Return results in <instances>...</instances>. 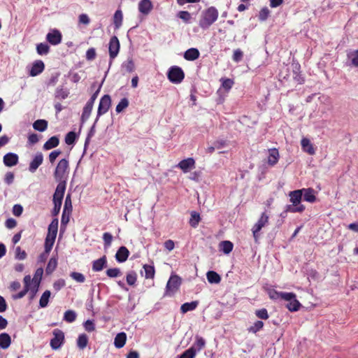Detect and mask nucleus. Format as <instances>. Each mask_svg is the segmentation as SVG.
<instances>
[{"mask_svg": "<svg viewBox=\"0 0 358 358\" xmlns=\"http://www.w3.org/2000/svg\"><path fill=\"white\" fill-rule=\"evenodd\" d=\"M69 174V163L66 159H62L57 163L53 173L54 178L57 182V186L64 187L66 188V182Z\"/></svg>", "mask_w": 358, "mask_h": 358, "instance_id": "1", "label": "nucleus"}, {"mask_svg": "<svg viewBox=\"0 0 358 358\" xmlns=\"http://www.w3.org/2000/svg\"><path fill=\"white\" fill-rule=\"evenodd\" d=\"M219 13L214 6H210L203 10L199 22V27L203 29H208L218 18Z\"/></svg>", "mask_w": 358, "mask_h": 358, "instance_id": "2", "label": "nucleus"}, {"mask_svg": "<svg viewBox=\"0 0 358 358\" xmlns=\"http://www.w3.org/2000/svg\"><path fill=\"white\" fill-rule=\"evenodd\" d=\"M289 196L292 204L286 206V210L289 213H302L305 210V206L301 203L302 199L301 189L290 192L289 193Z\"/></svg>", "mask_w": 358, "mask_h": 358, "instance_id": "3", "label": "nucleus"}, {"mask_svg": "<svg viewBox=\"0 0 358 358\" xmlns=\"http://www.w3.org/2000/svg\"><path fill=\"white\" fill-rule=\"evenodd\" d=\"M65 190L66 188L62 187V185L57 186L56 187L53 195L54 208L52 210V216H57L59 213Z\"/></svg>", "mask_w": 358, "mask_h": 358, "instance_id": "4", "label": "nucleus"}, {"mask_svg": "<svg viewBox=\"0 0 358 358\" xmlns=\"http://www.w3.org/2000/svg\"><path fill=\"white\" fill-rule=\"evenodd\" d=\"M180 285L181 278L177 275H171L166 283L164 296H173Z\"/></svg>", "mask_w": 358, "mask_h": 358, "instance_id": "5", "label": "nucleus"}, {"mask_svg": "<svg viewBox=\"0 0 358 358\" xmlns=\"http://www.w3.org/2000/svg\"><path fill=\"white\" fill-rule=\"evenodd\" d=\"M167 77L172 83H180L185 78L182 69L177 66H171L167 73Z\"/></svg>", "mask_w": 358, "mask_h": 358, "instance_id": "6", "label": "nucleus"}, {"mask_svg": "<svg viewBox=\"0 0 358 358\" xmlns=\"http://www.w3.org/2000/svg\"><path fill=\"white\" fill-rule=\"evenodd\" d=\"M268 219L269 216L266 214V213L264 212L262 213L260 217L253 226L252 231L255 242H257L258 241V238L259 237V233L261 231V229L268 224Z\"/></svg>", "mask_w": 358, "mask_h": 358, "instance_id": "7", "label": "nucleus"}, {"mask_svg": "<svg viewBox=\"0 0 358 358\" xmlns=\"http://www.w3.org/2000/svg\"><path fill=\"white\" fill-rule=\"evenodd\" d=\"M110 104L111 99L109 95L105 94L101 98L97 110V115L95 120V123L98 122L100 116L106 113L108 111Z\"/></svg>", "mask_w": 358, "mask_h": 358, "instance_id": "8", "label": "nucleus"}, {"mask_svg": "<svg viewBox=\"0 0 358 358\" xmlns=\"http://www.w3.org/2000/svg\"><path fill=\"white\" fill-rule=\"evenodd\" d=\"M53 338L50 340V347L53 350H58L61 348L64 342V334L59 329H55L52 331Z\"/></svg>", "mask_w": 358, "mask_h": 358, "instance_id": "9", "label": "nucleus"}, {"mask_svg": "<svg viewBox=\"0 0 358 358\" xmlns=\"http://www.w3.org/2000/svg\"><path fill=\"white\" fill-rule=\"evenodd\" d=\"M120 42L117 36H113L110 38L109 41L108 51L110 56V64L112 61L117 56L120 51Z\"/></svg>", "mask_w": 358, "mask_h": 358, "instance_id": "10", "label": "nucleus"}, {"mask_svg": "<svg viewBox=\"0 0 358 358\" xmlns=\"http://www.w3.org/2000/svg\"><path fill=\"white\" fill-rule=\"evenodd\" d=\"M176 167L180 169L184 173H187L195 168V160L189 157L180 161Z\"/></svg>", "mask_w": 358, "mask_h": 358, "instance_id": "11", "label": "nucleus"}, {"mask_svg": "<svg viewBox=\"0 0 358 358\" xmlns=\"http://www.w3.org/2000/svg\"><path fill=\"white\" fill-rule=\"evenodd\" d=\"M43 155L41 152H37L30 162L29 171L32 173H35L38 168L43 164Z\"/></svg>", "mask_w": 358, "mask_h": 358, "instance_id": "12", "label": "nucleus"}, {"mask_svg": "<svg viewBox=\"0 0 358 358\" xmlns=\"http://www.w3.org/2000/svg\"><path fill=\"white\" fill-rule=\"evenodd\" d=\"M46 40L51 45H57L62 41V34L59 31L53 29L46 35Z\"/></svg>", "mask_w": 358, "mask_h": 358, "instance_id": "13", "label": "nucleus"}, {"mask_svg": "<svg viewBox=\"0 0 358 358\" xmlns=\"http://www.w3.org/2000/svg\"><path fill=\"white\" fill-rule=\"evenodd\" d=\"M44 69L45 64L41 60H36L32 64L29 69V74L32 77L36 76L42 73Z\"/></svg>", "mask_w": 358, "mask_h": 358, "instance_id": "14", "label": "nucleus"}, {"mask_svg": "<svg viewBox=\"0 0 358 358\" xmlns=\"http://www.w3.org/2000/svg\"><path fill=\"white\" fill-rule=\"evenodd\" d=\"M18 155L15 153L8 152L3 156V163L5 166L11 167L18 163Z\"/></svg>", "mask_w": 358, "mask_h": 358, "instance_id": "15", "label": "nucleus"}, {"mask_svg": "<svg viewBox=\"0 0 358 358\" xmlns=\"http://www.w3.org/2000/svg\"><path fill=\"white\" fill-rule=\"evenodd\" d=\"M58 219L55 218L52 220L51 223L48 226L47 238L50 239H55L58 231Z\"/></svg>", "mask_w": 358, "mask_h": 358, "instance_id": "16", "label": "nucleus"}, {"mask_svg": "<svg viewBox=\"0 0 358 358\" xmlns=\"http://www.w3.org/2000/svg\"><path fill=\"white\" fill-rule=\"evenodd\" d=\"M301 191L304 201L309 203H314L316 201L315 190L313 189L303 188L301 189Z\"/></svg>", "mask_w": 358, "mask_h": 358, "instance_id": "17", "label": "nucleus"}, {"mask_svg": "<svg viewBox=\"0 0 358 358\" xmlns=\"http://www.w3.org/2000/svg\"><path fill=\"white\" fill-rule=\"evenodd\" d=\"M129 255V251L125 246H121L115 254V259L119 263L124 262Z\"/></svg>", "mask_w": 358, "mask_h": 358, "instance_id": "18", "label": "nucleus"}, {"mask_svg": "<svg viewBox=\"0 0 358 358\" xmlns=\"http://www.w3.org/2000/svg\"><path fill=\"white\" fill-rule=\"evenodd\" d=\"M106 264H107V259H106V257L105 255H103L101 258H99L96 260H94L92 262V270L94 272L101 271L106 266Z\"/></svg>", "mask_w": 358, "mask_h": 358, "instance_id": "19", "label": "nucleus"}, {"mask_svg": "<svg viewBox=\"0 0 358 358\" xmlns=\"http://www.w3.org/2000/svg\"><path fill=\"white\" fill-rule=\"evenodd\" d=\"M152 3L150 0H141L138 3V10L140 13L148 15L152 9Z\"/></svg>", "mask_w": 358, "mask_h": 358, "instance_id": "20", "label": "nucleus"}, {"mask_svg": "<svg viewBox=\"0 0 358 358\" xmlns=\"http://www.w3.org/2000/svg\"><path fill=\"white\" fill-rule=\"evenodd\" d=\"M279 158L280 155L277 149L272 148L268 150V156L267 161L268 165L273 166L278 163Z\"/></svg>", "mask_w": 358, "mask_h": 358, "instance_id": "21", "label": "nucleus"}, {"mask_svg": "<svg viewBox=\"0 0 358 358\" xmlns=\"http://www.w3.org/2000/svg\"><path fill=\"white\" fill-rule=\"evenodd\" d=\"M347 58L350 66L358 67V50L348 51Z\"/></svg>", "mask_w": 358, "mask_h": 358, "instance_id": "22", "label": "nucleus"}, {"mask_svg": "<svg viewBox=\"0 0 358 358\" xmlns=\"http://www.w3.org/2000/svg\"><path fill=\"white\" fill-rule=\"evenodd\" d=\"M94 104L87 102L83 108L82 115H81V123H85L90 117Z\"/></svg>", "mask_w": 358, "mask_h": 358, "instance_id": "23", "label": "nucleus"}, {"mask_svg": "<svg viewBox=\"0 0 358 358\" xmlns=\"http://www.w3.org/2000/svg\"><path fill=\"white\" fill-rule=\"evenodd\" d=\"M127 335L124 332L118 333L114 339V345L117 348H122L126 343Z\"/></svg>", "mask_w": 358, "mask_h": 358, "instance_id": "24", "label": "nucleus"}, {"mask_svg": "<svg viewBox=\"0 0 358 358\" xmlns=\"http://www.w3.org/2000/svg\"><path fill=\"white\" fill-rule=\"evenodd\" d=\"M199 57V52L196 48H189L184 53V58L188 61H194Z\"/></svg>", "mask_w": 358, "mask_h": 358, "instance_id": "25", "label": "nucleus"}, {"mask_svg": "<svg viewBox=\"0 0 358 358\" xmlns=\"http://www.w3.org/2000/svg\"><path fill=\"white\" fill-rule=\"evenodd\" d=\"M59 143V138L56 136L50 138L43 145V148L45 150H48L56 148Z\"/></svg>", "mask_w": 358, "mask_h": 358, "instance_id": "26", "label": "nucleus"}, {"mask_svg": "<svg viewBox=\"0 0 358 358\" xmlns=\"http://www.w3.org/2000/svg\"><path fill=\"white\" fill-rule=\"evenodd\" d=\"M199 305V301H194L192 302H187L183 303L180 307V311L185 314L189 311H192L196 308Z\"/></svg>", "mask_w": 358, "mask_h": 358, "instance_id": "27", "label": "nucleus"}, {"mask_svg": "<svg viewBox=\"0 0 358 358\" xmlns=\"http://www.w3.org/2000/svg\"><path fill=\"white\" fill-rule=\"evenodd\" d=\"M301 145L303 150L309 155H314L315 151L313 145L310 143L309 139L303 138L301 141Z\"/></svg>", "mask_w": 358, "mask_h": 358, "instance_id": "28", "label": "nucleus"}, {"mask_svg": "<svg viewBox=\"0 0 358 358\" xmlns=\"http://www.w3.org/2000/svg\"><path fill=\"white\" fill-rule=\"evenodd\" d=\"M11 343L10 336L7 333L0 334V347L2 349H7Z\"/></svg>", "mask_w": 358, "mask_h": 358, "instance_id": "29", "label": "nucleus"}, {"mask_svg": "<svg viewBox=\"0 0 358 358\" xmlns=\"http://www.w3.org/2000/svg\"><path fill=\"white\" fill-rule=\"evenodd\" d=\"M72 211L70 210H63L61 219V227L60 231H64L66 229V224L69 223L70 220V215Z\"/></svg>", "mask_w": 358, "mask_h": 358, "instance_id": "30", "label": "nucleus"}, {"mask_svg": "<svg viewBox=\"0 0 358 358\" xmlns=\"http://www.w3.org/2000/svg\"><path fill=\"white\" fill-rule=\"evenodd\" d=\"M206 278L208 281L212 284H217L221 280L220 275L213 271H208L206 273Z\"/></svg>", "mask_w": 358, "mask_h": 358, "instance_id": "31", "label": "nucleus"}, {"mask_svg": "<svg viewBox=\"0 0 358 358\" xmlns=\"http://www.w3.org/2000/svg\"><path fill=\"white\" fill-rule=\"evenodd\" d=\"M122 69H124L128 73H131L135 69V64L132 57H129L122 64Z\"/></svg>", "mask_w": 358, "mask_h": 358, "instance_id": "32", "label": "nucleus"}, {"mask_svg": "<svg viewBox=\"0 0 358 358\" xmlns=\"http://www.w3.org/2000/svg\"><path fill=\"white\" fill-rule=\"evenodd\" d=\"M35 130L43 132L48 128V122L45 120H37L33 124Z\"/></svg>", "mask_w": 358, "mask_h": 358, "instance_id": "33", "label": "nucleus"}, {"mask_svg": "<svg viewBox=\"0 0 358 358\" xmlns=\"http://www.w3.org/2000/svg\"><path fill=\"white\" fill-rule=\"evenodd\" d=\"M69 94V92L67 89L64 88L63 87H58L55 90V98L63 100L67 98Z\"/></svg>", "mask_w": 358, "mask_h": 358, "instance_id": "34", "label": "nucleus"}, {"mask_svg": "<svg viewBox=\"0 0 358 358\" xmlns=\"http://www.w3.org/2000/svg\"><path fill=\"white\" fill-rule=\"evenodd\" d=\"M88 336L85 334H82L78 336L77 339V346L80 350L85 349L88 343Z\"/></svg>", "mask_w": 358, "mask_h": 358, "instance_id": "35", "label": "nucleus"}, {"mask_svg": "<svg viewBox=\"0 0 358 358\" xmlns=\"http://www.w3.org/2000/svg\"><path fill=\"white\" fill-rule=\"evenodd\" d=\"M123 15L120 10H117L113 16V23L115 29H119L122 24Z\"/></svg>", "mask_w": 358, "mask_h": 358, "instance_id": "36", "label": "nucleus"}, {"mask_svg": "<svg viewBox=\"0 0 358 358\" xmlns=\"http://www.w3.org/2000/svg\"><path fill=\"white\" fill-rule=\"evenodd\" d=\"M206 344L205 340L199 336L196 337V341L194 344L190 347V348H193L195 350V353L199 352L203 348H204Z\"/></svg>", "mask_w": 358, "mask_h": 358, "instance_id": "37", "label": "nucleus"}, {"mask_svg": "<svg viewBox=\"0 0 358 358\" xmlns=\"http://www.w3.org/2000/svg\"><path fill=\"white\" fill-rule=\"evenodd\" d=\"M50 295H51V293H50V291H49V290H46L43 293V294L41 296V299L39 300V308H43L47 307L48 302H49V299L50 297Z\"/></svg>", "mask_w": 358, "mask_h": 358, "instance_id": "38", "label": "nucleus"}, {"mask_svg": "<svg viewBox=\"0 0 358 358\" xmlns=\"http://www.w3.org/2000/svg\"><path fill=\"white\" fill-rule=\"evenodd\" d=\"M301 306V303L296 299V296L286 304V307L291 312L297 311Z\"/></svg>", "mask_w": 358, "mask_h": 358, "instance_id": "39", "label": "nucleus"}, {"mask_svg": "<svg viewBox=\"0 0 358 358\" xmlns=\"http://www.w3.org/2000/svg\"><path fill=\"white\" fill-rule=\"evenodd\" d=\"M57 259L55 257H51L48 263L45 272L48 275L51 274L57 268Z\"/></svg>", "mask_w": 358, "mask_h": 358, "instance_id": "40", "label": "nucleus"}, {"mask_svg": "<svg viewBox=\"0 0 358 358\" xmlns=\"http://www.w3.org/2000/svg\"><path fill=\"white\" fill-rule=\"evenodd\" d=\"M233 247V243L229 241H224L220 243V249L226 255L232 251Z\"/></svg>", "mask_w": 358, "mask_h": 358, "instance_id": "41", "label": "nucleus"}, {"mask_svg": "<svg viewBox=\"0 0 358 358\" xmlns=\"http://www.w3.org/2000/svg\"><path fill=\"white\" fill-rule=\"evenodd\" d=\"M43 274V269L42 267L37 268L35 271L34 275L32 278V284L40 285L42 276Z\"/></svg>", "mask_w": 358, "mask_h": 358, "instance_id": "42", "label": "nucleus"}, {"mask_svg": "<svg viewBox=\"0 0 358 358\" xmlns=\"http://www.w3.org/2000/svg\"><path fill=\"white\" fill-rule=\"evenodd\" d=\"M50 51L49 45L45 43H41L36 45V52L40 55H45Z\"/></svg>", "mask_w": 358, "mask_h": 358, "instance_id": "43", "label": "nucleus"}, {"mask_svg": "<svg viewBox=\"0 0 358 358\" xmlns=\"http://www.w3.org/2000/svg\"><path fill=\"white\" fill-rule=\"evenodd\" d=\"M201 220L200 215L196 211L191 213V217L189 220V224L191 227L196 228Z\"/></svg>", "mask_w": 358, "mask_h": 358, "instance_id": "44", "label": "nucleus"}, {"mask_svg": "<svg viewBox=\"0 0 358 358\" xmlns=\"http://www.w3.org/2000/svg\"><path fill=\"white\" fill-rule=\"evenodd\" d=\"M76 313L74 310H66L64 314V320L71 323L76 320Z\"/></svg>", "mask_w": 358, "mask_h": 358, "instance_id": "45", "label": "nucleus"}, {"mask_svg": "<svg viewBox=\"0 0 358 358\" xmlns=\"http://www.w3.org/2000/svg\"><path fill=\"white\" fill-rule=\"evenodd\" d=\"M137 279V274L135 271H129L126 276V280L129 285L133 286L136 284Z\"/></svg>", "mask_w": 358, "mask_h": 358, "instance_id": "46", "label": "nucleus"}, {"mask_svg": "<svg viewBox=\"0 0 358 358\" xmlns=\"http://www.w3.org/2000/svg\"><path fill=\"white\" fill-rule=\"evenodd\" d=\"M145 277L147 279L152 278L155 275V268L152 266L145 264L143 266Z\"/></svg>", "mask_w": 358, "mask_h": 358, "instance_id": "47", "label": "nucleus"}, {"mask_svg": "<svg viewBox=\"0 0 358 358\" xmlns=\"http://www.w3.org/2000/svg\"><path fill=\"white\" fill-rule=\"evenodd\" d=\"M129 106V101L127 98H123L120 100L116 106L115 110L117 113H121Z\"/></svg>", "mask_w": 358, "mask_h": 358, "instance_id": "48", "label": "nucleus"}, {"mask_svg": "<svg viewBox=\"0 0 358 358\" xmlns=\"http://www.w3.org/2000/svg\"><path fill=\"white\" fill-rule=\"evenodd\" d=\"M103 240L104 243V248H108L111 245V243L113 241V236L109 232H105L103 234Z\"/></svg>", "mask_w": 358, "mask_h": 358, "instance_id": "49", "label": "nucleus"}, {"mask_svg": "<svg viewBox=\"0 0 358 358\" xmlns=\"http://www.w3.org/2000/svg\"><path fill=\"white\" fill-rule=\"evenodd\" d=\"M106 273L109 278H117L122 275V272L118 268H108Z\"/></svg>", "mask_w": 358, "mask_h": 358, "instance_id": "50", "label": "nucleus"}, {"mask_svg": "<svg viewBox=\"0 0 358 358\" xmlns=\"http://www.w3.org/2000/svg\"><path fill=\"white\" fill-rule=\"evenodd\" d=\"M267 294H268L269 297L273 300H278L280 299L281 292H278L275 289L268 287L266 289Z\"/></svg>", "mask_w": 358, "mask_h": 358, "instance_id": "51", "label": "nucleus"}, {"mask_svg": "<svg viewBox=\"0 0 358 358\" xmlns=\"http://www.w3.org/2000/svg\"><path fill=\"white\" fill-rule=\"evenodd\" d=\"M70 276L75 281L80 282V283H83L85 280V275L83 273H79V272H72L70 273Z\"/></svg>", "mask_w": 358, "mask_h": 358, "instance_id": "52", "label": "nucleus"}, {"mask_svg": "<svg viewBox=\"0 0 358 358\" xmlns=\"http://www.w3.org/2000/svg\"><path fill=\"white\" fill-rule=\"evenodd\" d=\"M27 257V253L22 250L20 247L17 246L15 248V258L18 260H23Z\"/></svg>", "mask_w": 358, "mask_h": 358, "instance_id": "53", "label": "nucleus"}, {"mask_svg": "<svg viewBox=\"0 0 358 358\" xmlns=\"http://www.w3.org/2000/svg\"><path fill=\"white\" fill-rule=\"evenodd\" d=\"M76 134L74 131H69L65 136V143L67 145H72L75 143Z\"/></svg>", "mask_w": 358, "mask_h": 358, "instance_id": "54", "label": "nucleus"}, {"mask_svg": "<svg viewBox=\"0 0 358 358\" xmlns=\"http://www.w3.org/2000/svg\"><path fill=\"white\" fill-rule=\"evenodd\" d=\"M195 355V350L193 348H189L178 356V358H194Z\"/></svg>", "mask_w": 358, "mask_h": 358, "instance_id": "55", "label": "nucleus"}, {"mask_svg": "<svg viewBox=\"0 0 358 358\" xmlns=\"http://www.w3.org/2000/svg\"><path fill=\"white\" fill-rule=\"evenodd\" d=\"M270 10L268 8L264 7L259 11L258 17L260 21H265L269 16Z\"/></svg>", "mask_w": 358, "mask_h": 358, "instance_id": "56", "label": "nucleus"}, {"mask_svg": "<svg viewBox=\"0 0 358 358\" xmlns=\"http://www.w3.org/2000/svg\"><path fill=\"white\" fill-rule=\"evenodd\" d=\"M264 327V323L262 321H257L252 326L249 328V331L252 333H257Z\"/></svg>", "mask_w": 358, "mask_h": 358, "instance_id": "57", "label": "nucleus"}, {"mask_svg": "<svg viewBox=\"0 0 358 358\" xmlns=\"http://www.w3.org/2000/svg\"><path fill=\"white\" fill-rule=\"evenodd\" d=\"M296 294L292 292H281L280 299L287 301V303L290 301L295 297Z\"/></svg>", "mask_w": 358, "mask_h": 358, "instance_id": "58", "label": "nucleus"}, {"mask_svg": "<svg viewBox=\"0 0 358 358\" xmlns=\"http://www.w3.org/2000/svg\"><path fill=\"white\" fill-rule=\"evenodd\" d=\"M243 52L241 49H236L234 51L232 59L235 62H239L242 60Z\"/></svg>", "mask_w": 358, "mask_h": 358, "instance_id": "59", "label": "nucleus"}, {"mask_svg": "<svg viewBox=\"0 0 358 358\" xmlns=\"http://www.w3.org/2000/svg\"><path fill=\"white\" fill-rule=\"evenodd\" d=\"M255 315L259 319L266 320L268 318V311L266 308H262L256 310Z\"/></svg>", "mask_w": 358, "mask_h": 358, "instance_id": "60", "label": "nucleus"}, {"mask_svg": "<svg viewBox=\"0 0 358 358\" xmlns=\"http://www.w3.org/2000/svg\"><path fill=\"white\" fill-rule=\"evenodd\" d=\"M55 239H50L48 238H45V253H49L50 251L52 250V246L55 243Z\"/></svg>", "mask_w": 358, "mask_h": 358, "instance_id": "61", "label": "nucleus"}, {"mask_svg": "<svg viewBox=\"0 0 358 358\" xmlns=\"http://www.w3.org/2000/svg\"><path fill=\"white\" fill-rule=\"evenodd\" d=\"M39 286L40 285L32 284V286L30 287V289H29V292H28L29 294L30 300H33L34 299V297L36 296V295L38 291Z\"/></svg>", "mask_w": 358, "mask_h": 358, "instance_id": "62", "label": "nucleus"}, {"mask_svg": "<svg viewBox=\"0 0 358 358\" xmlns=\"http://www.w3.org/2000/svg\"><path fill=\"white\" fill-rule=\"evenodd\" d=\"M62 153V152L59 150H55L52 151L48 156V159L50 162L52 164L55 163L56 159L59 157V155Z\"/></svg>", "mask_w": 358, "mask_h": 358, "instance_id": "63", "label": "nucleus"}, {"mask_svg": "<svg viewBox=\"0 0 358 358\" xmlns=\"http://www.w3.org/2000/svg\"><path fill=\"white\" fill-rule=\"evenodd\" d=\"M222 86L223 88H224L225 90H230L233 85H234V81L231 80V79H229V78H225V79H222Z\"/></svg>", "mask_w": 358, "mask_h": 358, "instance_id": "64", "label": "nucleus"}]
</instances>
